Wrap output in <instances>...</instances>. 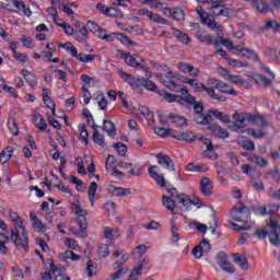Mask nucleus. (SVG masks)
I'll return each instance as SVG.
<instances>
[{
    "label": "nucleus",
    "mask_w": 280,
    "mask_h": 280,
    "mask_svg": "<svg viewBox=\"0 0 280 280\" xmlns=\"http://www.w3.org/2000/svg\"><path fill=\"white\" fill-rule=\"evenodd\" d=\"M97 253L100 257H108V255H110V250H108V245L102 244L101 246H98Z\"/></svg>",
    "instance_id": "nucleus-59"
},
{
    "label": "nucleus",
    "mask_w": 280,
    "mask_h": 280,
    "mask_svg": "<svg viewBox=\"0 0 280 280\" xmlns=\"http://www.w3.org/2000/svg\"><path fill=\"white\" fill-rule=\"evenodd\" d=\"M215 172L218 174V178L222 185H226V173L229 172V166L224 162L215 163Z\"/></svg>",
    "instance_id": "nucleus-15"
},
{
    "label": "nucleus",
    "mask_w": 280,
    "mask_h": 280,
    "mask_svg": "<svg viewBox=\"0 0 280 280\" xmlns=\"http://www.w3.org/2000/svg\"><path fill=\"white\" fill-rule=\"evenodd\" d=\"M196 38L199 43H203V45H213V37L205 31H198Z\"/></svg>",
    "instance_id": "nucleus-30"
},
{
    "label": "nucleus",
    "mask_w": 280,
    "mask_h": 280,
    "mask_svg": "<svg viewBox=\"0 0 280 280\" xmlns=\"http://www.w3.org/2000/svg\"><path fill=\"white\" fill-rule=\"evenodd\" d=\"M233 119L235 122H232L229 128L230 130H233L234 132H240L241 128H244V126H247L249 124L250 114L248 113H234Z\"/></svg>",
    "instance_id": "nucleus-6"
},
{
    "label": "nucleus",
    "mask_w": 280,
    "mask_h": 280,
    "mask_svg": "<svg viewBox=\"0 0 280 280\" xmlns=\"http://www.w3.org/2000/svg\"><path fill=\"white\" fill-rule=\"evenodd\" d=\"M112 196H130L131 190L129 188H124V187H115L113 186L109 189Z\"/></svg>",
    "instance_id": "nucleus-40"
},
{
    "label": "nucleus",
    "mask_w": 280,
    "mask_h": 280,
    "mask_svg": "<svg viewBox=\"0 0 280 280\" xmlns=\"http://www.w3.org/2000/svg\"><path fill=\"white\" fill-rule=\"evenodd\" d=\"M114 148L117 150L119 156H126V153L128 152V147L126 144L118 142L114 144Z\"/></svg>",
    "instance_id": "nucleus-55"
},
{
    "label": "nucleus",
    "mask_w": 280,
    "mask_h": 280,
    "mask_svg": "<svg viewBox=\"0 0 280 280\" xmlns=\"http://www.w3.org/2000/svg\"><path fill=\"white\" fill-rule=\"evenodd\" d=\"M85 272L88 277H95L96 273H95V266H93V260H89L86 262Z\"/></svg>",
    "instance_id": "nucleus-58"
},
{
    "label": "nucleus",
    "mask_w": 280,
    "mask_h": 280,
    "mask_svg": "<svg viewBox=\"0 0 280 280\" xmlns=\"http://www.w3.org/2000/svg\"><path fill=\"white\" fill-rule=\"evenodd\" d=\"M162 205H164L167 211H174V209H176V202L167 195L162 196Z\"/></svg>",
    "instance_id": "nucleus-41"
},
{
    "label": "nucleus",
    "mask_w": 280,
    "mask_h": 280,
    "mask_svg": "<svg viewBox=\"0 0 280 280\" xmlns=\"http://www.w3.org/2000/svg\"><path fill=\"white\" fill-rule=\"evenodd\" d=\"M230 215L235 222H244V224H246V222H248V215H250V212L248 209H246L244 203H241L238 208L235 207L231 210Z\"/></svg>",
    "instance_id": "nucleus-8"
},
{
    "label": "nucleus",
    "mask_w": 280,
    "mask_h": 280,
    "mask_svg": "<svg viewBox=\"0 0 280 280\" xmlns=\"http://www.w3.org/2000/svg\"><path fill=\"white\" fill-rule=\"evenodd\" d=\"M168 119L177 128H185L187 126V118L178 114H170Z\"/></svg>",
    "instance_id": "nucleus-20"
},
{
    "label": "nucleus",
    "mask_w": 280,
    "mask_h": 280,
    "mask_svg": "<svg viewBox=\"0 0 280 280\" xmlns=\"http://www.w3.org/2000/svg\"><path fill=\"white\" fill-rule=\"evenodd\" d=\"M13 58L18 60V62L25 63L27 61V55L19 51H14Z\"/></svg>",
    "instance_id": "nucleus-64"
},
{
    "label": "nucleus",
    "mask_w": 280,
    "mask_h": 280,
    "mask_svg": "<svg viewBox=\"0 0 280 280\" xmlns=\"http://www.w3.org/2000/svg\"><path fill=\"white\" fill-rule=\"evenodd\" d=\"M32 221H33V226L35 231H42L43 229H45V225L38 219V217H32Z\"/></svg>",
    "instance_id": "nucleus-63"
},
{
    "label": "nucleus",
    "mask_w": 280,
    "mask_h": 280,
    "mask_svg": "<svg viewBox=\"0 0 280 280\" xmlns=\"http://www.w3.org/2000/svg\"><path fill=\"white\" fill-rule=\"evenodd\" d=\"M192 89H195L197 93H202V91H206L209 97H211V100H217V102H226V96L215 93V89L206 86L203 83L197 82Z\"/></svg>",
    "instance_id": "nucleus-10"
},
{
    "label": "nucleus",
    "mask_w": 280,
    "mask_h": 280,
    "mask_svg": "<svg viewBox=\"0 0 280 280\" xmlns=\"http://www.w3.org/2000/svg\"><path fill=\"white\" fill-rule=\"evenodd\" d=\"M177 198L179 200V205H183V207H185L186 209H189V207L196 205V202H194V200L189 198V195L182 194L177 196Z\"/></svg>",
    "instance_id": "nucleus-43"
},
{
    "label": "nucleus",
    "mask_w": 280,
    "mask_h": 280,
    "mask_svg": "<svg viewBox=\"0 0 280 280\" xmlns=\"http://www.w3.org/2000/svg\"><path fill=\"white\" fill-rule=\"evenodd\" d=\"M96 10L101 12L102 14H105L106 16L115 18L117 16V13H115V8H106V5L102 3L96 4Z\"/></svg>",
    "instance_id": "nucleus-38"
},
{
    "label": "nucleus",
    "mask_w": 280,
    "mask_h": 280,
    "mask_svg": "<svg viewBox=\"0 0 280 280\" xmlns=\"http://www.w3.org/2000/svg\"><path fill=\"white\" fill-rule=\"evenodd\" d=\"M92 128L94 130L93 136H92L94 143H97V145H101L102 148H104V145H106V142L104 141V136H102L100 133V131L97 130L98 126L95 125V122H93Z\"/></svg>",
    "instance_id": "nucleus-32"
},
{
    "label": "nucleus",
    "mask_w": 280,
    "mask_h": 280,
    "mask_svg": "<svg viewBox=\"0 0 280 280\" xmlns=\"http://www.w3.org/2000/svg\"><path fill=\"white\" fill-rule=\"evenodd\" d=\"M215 261L223 272H226L228 275H233V272H235V267L229 261V256L224 252L218 253Z\"/></svg>",
    "instance_id": "nucleus-9"
},
{
    "label": "nucleus",
    "mask_w": 280,
    "mask_h": 280,
    "mask_svg": "<svg viewBox=\"0 0 280 280\" xmlns=\"http://www.w3.org/2000/svg\"><path fill=\"white\" fill-rule=\"evenodd\" d=\"M142 86H144V89L148 91H153V93H159V91H161L159 88H156V84L150 80L142 79Z\"/></svg>",
    "instance_id": "nucleus-52"
},
{
    "label": "nucleus",
    "mask_w": 280,
    "mask_h": 280,
    "mask_svg": "<svg viewBox=\"0 0 280 280\" xmlns=\"http://www.w3.org/2000/svg\"><path fill=\"white\" fill-rule=\"evenodd\" d=\"M177 69L182 71V73H189L192 78H198L200 75V69L186 62H179Z\"/></svg>",
    "instance_id": "nucleus-14"
},
{
    "label": "nucleus",
    "mask_w": 280,
    "mask_h": 280,
    "mask_svg": "<svg viewBox=\"0 0 280 280\" xmlns=\"http://www.w3.org/2000/svg\"><path fill=\"white\" fill-rule=\"evenodd\" d=\"M241 54L243 58H247V60H254V62H257L259 60V55L254 49L244 48L242 46H238L236 54Z\"/></svg>",
    "instance_id": "nucleus-16"
},
{
    "label": "nucleus",
    "mask_w": 280,
    "mask_h": 280,
    "mask_svg": "<svg viewBox=\"0 0 280 280\" xmlns=\"http://www.w3.org/2000/svg\"><path fill=\"white\" fill-rule=\"evenodd\" d=\"M209 130L219 139H226L229 137V131L217 124L211 125Z\"/></svg>",
    "instance_id": "nucleus-23"
},
{
    "label": "nucleus",
    "mask_w": 280,
    "mask_h": 280,
    "mask_svg": "<svg viewBox=\"0 0 280 280\" xmlns=\"http://www.w3.org/2000/svg\"><path fill=\"white\" fill-rule=\"evenodd\" d=\"M250 161L252 163H255V165H259L260 167H266V165H268V161L259 155H252Z\"/></svg>",
    "instance_id": "nucleus-53"
},
{
    "label": "nucleus",
    "mask_w": 280,
    "mask_h": 280,
    "mask_svg": "<svg viewBox=\"0 0 280 280\" xmlns=\"http://www.w3.org/2000/svg\"><path fill=\"white\" fill-rule=\"evenodd\" d=\"M171 232H172V242H178L180 234H178V223H176V218L171 219Z\"/></svg>",
    "instance_id": "nucleus-39"
},
{
    "label": "nucleus",
    "mask_w": 280,
    "mask_h": 280,
    "mask_svg": "<svg viewBox=\"0 0 280 280\" xmlns=\"http://www.w3.org/2000/svg\"><path fill=\"white\" fill-rule=\"evenodd\" d=\"M253 80L256 82V84H258V86H261L262 89H268V86L272 85V80L264 77V74H254Z\"/></svg>",
    "instance_id": "nucleus-26"
},
{
    "label": "nucleus",
    "mask_w": 280,
    "mask_h": 280,
    "mask_svg": "<svg viewBox=\"0 0 280 280\" xmlns=\"http://www.w3.org/2000/svg\"><path fill=\"white\" fill-rule=\"evenodd\" d=\"M80 128V139L84 145H89V131L85 129V125H79Z\"/></svg>",
    "instance_id": "nucleus-50"
},
{
    "label": "nucleus",
    "mask_w": 280,
    "mask_h": 280,
    "mask_svg": "<svg viewBox=\"0 0 280 280\" xmlns=\"http://www.w3.org/2000/svg\"><path fill=\"white\" fill-rule=\"evenodd\" d=\"M72 213H74V215H78L77 220H80L81 218H86L88 215L86 210H83L82 206H80V201L72 202Z\"/></svg>",
    "instance_id": "nucleus-36"
},
{
    "label": "nucleus",
    "mask_w": 280,
    "mask_h": 280,
    "mask_svg": "<svg viewBox=\"0 0 280 280\" xmlns=\"http://www.w3.org/2000/svg\"><path fill=\"white\" fill-rule=\"evenodd\" d=\"M277 211H279V206L275 203L260 208L261 215H272V213H277Z\"/></svg>",
    "instance_id": "nucleus-42"
},
{
    "label": "nucleus",
    "mask_w": 280,
    "mask_h": 280,
    "mask_svg": "<svg viewBox=\"0 0 280 280\" xmlns=\"http://www.w3.org/2000/svg\"><path fill=\"white\" fill-rule=\"evenodd\" d=\"M194 121H196V124H201L202 126H207L209 121H211V114H208V115H205L203 113L195 114Z\"/></svg>",
    "instance_id": "nucleus-37"
},
{
    "label": "nucleus",
    "mask_w": 280,
    "mask_h": 280,
    "mask_svg": "<svg viewBox=\"0 0 280 280\" xmlns=\"http://www.w3.org/2000/svg\"><path fill=\"white\" fill-rule=\"evenodd\" d=\"M158 95H161V97H164L166 100V102H177L178 103V95L176 94H172L170 92L166 91H158Z\"/></svg>",
    "instance_id": "nucleus-48"
},
{
    "label": "nucleus",
    "mask_w": 280,
    "mask_h": 280,
    "mask_svg": "<svg viewBox=\"0 0 280 280\" xmlns=\"http://www.w3.org/2000/svg\"><path fill=\"white\" fill-rule=\"evenodd\" d=\"M173 137L174 139H177V141H186V143H194V141H197L198 135L191 131H185Z\"/></svg>",
    "instance_id": "nucleus-19"
},
{
    "label": "nucleus",
    "mask_w": 280,
    "mask_h": 280,
    "mask_svg": "<svg viewBox=\"0 0 280 280\" xmlns=\"http://www.w3.org/2000/svg\"><path fill=\"white\" fill-rule=\"evenodd\" d=\"M119 229L117 228H104L103 230V236L105 237V240H117V237H119Z\"/></svg>",
    "instance_id": "nucleus-29"
},
{
    "label": "nucleus",
    "mask_w": 280,
    "mask_h": 280,
    "mask_svg": "<svg viewBox=\"0 0 280 280\" xmlns=\"http://www.w3.org/2000/svg\"><path fill=\"white\" fill-rule=\"evenodd\" d=\"M228 65H230L231 67H236L237 69L242 67H248V63L240 61L237 59H228Z\"/></svg>",
    "instance_id": "nucleus-60"
},
{
    "label": "nucleus",
    "mask_w": 280,
    "mask_h": 280,
    "mask_svg": "<svg viewBox=\"0 0 280 280\" xmlns=\"http://www.w3.org/2000/svg\"><path fill=\"white\" fill-rule=\"evenodd\" d=\"M12 224L13 226L10 229V231H15L16 233L25 231V226L23 225L22 219L12 221Z\"/></svg>",
    "instance_id": "nucleus-54"
},
{
    "label": "nucleus",
    "mask_w": 280,
    "mask_h": 280,
    "mask_svg": "<svg viewBox=\"0 0 280 280\" xmlns=\"http://www.w3.org/2000/svg\"><path fill=\"white\" fill-rule=\"evenodd\" d=\"M211 250V244L209 241L203 240L202 242L199 243L196 247L192 249V255L196 257V259H200L205 253H209Z\"/></svg>",
    "instance_id": "nucleus-12"
},
{
    "label": "nucleus",
    "mask_w": 280,
    "mask_h": 280,
    "mask_svg": "<svg viewBox=\"0 0 280 280\" xmlns=\"http://www.w3.org/2000/svg\"><path fill=\"white\" fill-rule=\"evenodd\" d=\"M234 264H237L241 270H248V260L240 254H234Z\"/></svg>",
    "instance_id": "nucleus-44"
},
{
    "label": "nucleus",
    "mask_w": 280,
    "mask_h": 280,
    "mask_svg": "<svg viewBox=\"0 0 280 280\" xmlns=\"http://www.w3.org/2000/svg\"><path fill=\"white\" fill-rule=\"evenodd\" d=\"M117 71L121 80H124V82H127V84H129V86H131L133 91H139L140 86H142L143 77H133L132 74L125 72L121 68H118Z\"/></svg>",
    "instance_id": "nucleus-7"
},
{
    "label": "nucleus",
    "mask_w": 280,
    "mask_h": 280,
    "mask_svg": "<svg viewBox=\"0 0 280 280\" xmlns=\"http://www.w3.org/2000/svg\"><path fill=\"white\" fill-rule=\"evenodd\" d=\"M20 40L26 49H32L34 47V39L32 37L22 36Z\"/></svg>",
    "instance_id": "nucleus-57"
},
{
    "label": "nucleus",
    "mask_w": 280,
    "mask_h": 280,
    "mask_svg": "<svg viewBox=\"0 0 280 280\" xmlns=\"http://www.w3.org/2000/svg\"><path fill=\"white\" fill-rule=\"evenodd\" d=\"M11 242L16 246L19 250L27 252L30 248V238L27 237V232L23 230L22 232H16L15 230H10Z\"/></svg>",
    "instance_id": "nucleus-3"
},
{
    "label": "nucleus",
    "mask_w": 280,
    "mask_h": 280,
    "mask_svg": "<svg viewBox=\"0 0 280 280\" xmlns=\"http://www.w3.org/2000/svg\"><path fill=\"white\" fill-rule=\"evenodd\" d=\"M211 4L212 5L209 9V16H231V14H233V10L224 5L220 0H214Z\"/></svg>",
    "instance_id": "nucleus-5"
},
{
    "label": "nucleus",
    "mask_w": 280,
    "mask_h": 280,
    "mask_svg": "<svg viewBox=\"0 0 280 280\" xmlns=\"http://www.w3.org/2000/svg\"><path fill=\"white\" fill-rule=\"evenodd\" d=\"M222 45H224V47H226V49H230V51H233L234 54H237V48H240V46H235L233 45V42L231 39H221Z\"/></svg>",
    "instance_id": "nucleus-56"
},
{
    "label": "nucleus",
    "mask_w": 280,
    "mask_h": 280,
    "mask_svg": "<svg viewBox=\"0 0 280 280\" xmlns=\"http://www.w3.org/2000/svg\"><path fill=\"white\" fill-rule=\"evenodd\" d=\"M171 30H172L173 36L176 37L177 40L182 43V45H189V43H191V37H189V35H187L183 31L176 27H172Z\"/></svg>",
    "instance_id": "nucleus-18"
},
{
    "label": "nucleus",
    "mask_w": 280,
    "mask_h": 280,
    "mask_svg": "<svg viewBox=\"0 0 280 280\" xmlns=\"http://www.w3.org/2000/svg\"><path fill=\"white\" fill-rule=\"evenodd\" d=\"M203 23H207L208 27L210 30H222V26L220 23L215 22V20L207 19Z\"/></svg>",
    "instance_id": "nucleus-61"
},
{
    "label": "nucleus",
    "mask_w": 280,
    "mask_h": 280,
    "mask_svg": "<svg viewBox=\"0 0 280 280\" xmlns=\"http://www.w3.org/2000/svg\"><path fill=\"white\" fill-rule=\"evenodd\" d=\"M149 175L151 176V178H154V180H156L158 185H160V187H165L166 182H165V177H163V175H159V173H156V166L151 165L148 168Z\"/></svg>",
    "instance_id": "nucleus-24"
},
{
    "label": "nucleus",
    "mask_w": 280,
    "mask_h": 280,
    "mask_svg": "<svg viewBox=\"0 0 280 280\" xmlns=\"http://www.w3.org/2000/svg\"><path fill=\"white\" fill-rule=\"evenodd\" d=\"M12 154H14V147H5L4 150L0 154V163L5 165L10 159H12Z\"/></svg>",
    "instance_id": "nucleus-33"
},
{
    "label": "nucleus",
    "mask_w": 280,
    "mask_h": 280,
    "mask_svg": "<svg viewBox=\"0 0 280 280\" xmlns=\"http://www.w3.org/2000/svg\"><path fill=\"white\" fill-rule=\"evenodd\" d=\"M200 191L203 196H211L213 194V184L209 177H201Z\"/></svg>",
    "instance_id": "nucleus-17"
},
{
    "label": "nucleus",
    "mask_w": 280,
    "mask_h": 280,
    "mask_svg": "<svg viewBox=\"0 0 280 280\" xmlns=\"http://www.w3.org/2000/svg\"><path fill=\"white\" fill-rule=\"evenodd\" d=\"M270 0H254L252 5L260 12V14H266L270 10V4H268Z\"/></svg>",
    "instance_id": "nucleus-27"
},
{
    "label": "nucleus",
    "mask_w": 280,
    "mask_h": 280,
    "mask_svg": "<svg viewBox=\"0 0 280 280\" xmlns=\"http://www.w3.org/2000/svg\"><path fill=\"white\" fill-rule=\"evenodd\" d=\"M255 235L258 237V240H266L269 237V242L272 244V246H280V225L272 219L267 220V230H257Z\"/></svg>",
    "instance_id": "nucleus-2"
},
{
    "label": "nucleus",
    "mask_w": 280,
    "mask_h": 280,
    "mask_svg": "<svg viewBox=\"0 0 280 280\" xmlns=\"http://www.w3.org/2000/svg\"><path fill=\"white\" fill-rule=\"evenodd\" d=\"M77 222L79 224V231L74 232V235L78 237H86V229L89 228V223L86 222V218L81 217L80 219H77Z\"/></svg>",
    "instance_id": "nucleus-22"
},
{
    "label": "nucleus",
    "mask_w": 280,
    "mask_h": 280,
    "mask_svg": "<svg viewBox=\"0 0 280 280\" xmlns=\"http://www.w3.org/2000/svg\"><path fill=\"white\" fill-rule=\"evenodd\" d=\"M155 158L158 159L159 165H162L164 170L174 172V161H172V158H170V155L164 153H158Z\"/></svg>",
    "instance_id": "nucleus-13"
},
{
    "label": "nucleus",
    "mask_w": 280,
    "mask_h": 280,
    "mask_svg": "<svg viewBox=\"0 0 280 280\" xmlns=\"http://www.w3.org/2000/svg\"><path fill=\"white\" fill-rule=\"evenodd\" d=\"M156 80L161 82V84L165 85L166 89L173 91L174 93H182V95H177V104L185 106L187 104H196V96L189 94V90L185 85L176 84L172 78H174V72L168 71L167 75L163 77V74L155 73L153 74Z\"/></svg>",
    "instance_id": "nucleus-1"
},
{
    "label": "nucleus",
    "mask_w": 280,
    "mask_h": 280,
    "mask_svg": "<svg viewBox=\"0 0 280 280\" xmlns=\"http://www.w3.org/2000/svg\"><path fill=\"white\" fill-rule=\"evenodd\" d=\"M210 115H213L217 119H220L224 124H229L231 120L229 119V115H225L222 112H219L218 109H210L209 110Z\"/></svg>",
    "instance_id": "nucleus-46"
},
{
    "label": "nucleus",
    "mask_w": 280,
    "mask_h": 280,
    "mask_svg": "<svg viewBox=\"0 0 280 280\" xmlns=\"http://www.w3.org/2000/svg\"><path fill=\"white\" fill-rule=\"evenodd\" d=\"M33 122L39 130H45V128H47V122L45 121V118H43V115L39 113L33 114Z\"/></svg>",
    "instance_id": "nucleus-35"
},
{
    "label": "nucleus",
    "mask_w": 280,
    "mask_h": 280,
    "mask_svg": "<svg viewBox=\"0 0 280 280\" xmlns=\"http://www.w3.org/2000/svg\"><path fill=\"white\" fill-rule=\"evenodd\" d=\"M88 196L91 202V207L94 206L95 200H97V183L92 182L88 188Z\"/></svg>",
    "instance_id": "nucleus-31"
},
{
    "label": "nucleus",
    "mask_w": 280,
    "mask_h": 280,
    "mask_svg": "<svg viewBox=\"0 0 280 280\" xmlns=\"http://www.w3.org/2000/svg\"><path fill=\"white\" fill-rule=\"evenodd\" d=\"M249 124H253V126H258L260 128L269 126L268 120H266L264 116L253 114H249Z\"/></svg>",
    "instance_id": "nucleus-25"
},
{
    "label": "nucleus",
    "mask_w": 280,
    "mask_h": 280,
    "mask_svg": "<svg viewBox=\"0 0 280 280\" xmlns=\"http://www.w3.org/2000/svg\"><path fill=\"white\" fill-rule=\"evenodd\" d=\"M138 14L140 16H145L150 19V21H153L154 23H160L161 25H167V20L158 13H154L152 11L145 10V9H140L138 11Z\"/></svg>",
    "instance_id": "nucleus-11"
},
{
    "label": "nucleus",
    "mask_w": 280,
    "mask_h": 280,
    "mask_svg": "<svg viewBox=\"0 0 280 280\" xmlns=\"http://www.w3.org/2000/svg\"><path fill=\"white\" fill-rule=\"evenodd\" d=\"M171 19H173V21H185V12H183L180 8H175L173 9Z\"/></svg>",
    "instance_id": "nucleus-49"
},
{
    "label": "nucleus",
    "mask_w": 280,
    "mask_h": 280,
    "mask_svg": "<svg viewBox=\"0 0 280 280\" xmlns=\"http://www.w3.org/2000/svg\"><path fill=\"white\" fill-rule=\"evenodd\" d=\"M217 91H220V93H226L228 95H237V92L233 86L229 85V83H224L223 81L218 83Z\"/></svg>",
    "instance_id": "nucleus-34"
},
{
    "label": "nucleus",
    "mask_w": 280,
    "mask_h": 280,
    "mask_svg": "<svg viewBox=\"0 0 280 280\" xmlns=\"http://www.w3.org/2000/svg\"><path fill=\"white\" fill-rule=\"evenodd\" d=\"M118 54L120 55V58L125 59L128 67H133V69H145V59L139 57L138 55L124 52L122 50H118Z\"/></svg>",
    "instance_id": "nucleus-4"
},
{
    "label": "nucleus",
    "mask_w": 280,
    "mask_h": 280,
    "mask_svg": "<svg viewBox=\"0 0 280 280\" xmlns=\"http://www.w3.org/2000/svg\"><path fill=\"white\" fill-rule=\"evenodd\" d=\"M197 141H200L203 145H206L208 152H213V144H211V139L197 135Z\"/></svg>",
    "instance_id": "nucleus-51"
},
{
    "label": "nucleus",
    "mask_w": 280,
    "mask_h": 280,
    "mask_svg": "<svg viewBox=\"0 0 280 280\" xmlns=\"http://www.w3.org/2000/svg\"><path fill=\"white\" fill-rule=\"evenodd\" d=\"M54 21L56 25H58V27H63L68 36H73V32H74L73 26L69 25L68 23H58L59 21L58 15H54Z\"/></svg>",
    "instance_id": "nucleus-45"
},
{
    "label": "nucleus",
    "mask_w": 280,
    "mask_h": 280,
    "mask_svg": "<svg viewBox=\"0 0 280 280\" xmlns=\"http://www.w3.org/2000/svg\"><path fill=\"white\" fill-rule=\"evenodd\" d=\"M77 58H79L81 62H92L94 58H97V55L79 54Z\"/></svg>",
    "instance_id": "nucleus-62"
},
{
    "label": "nucleus",
    "mask_w": 280,
    "mask_h": 280,
    "mask_svg": "<svg viewBox=\"0 0 280 280\" xmlns=\"http://www.w3.org/2000/svg\"><path fill=\"white\" fill-rule=\"evenodd\" d=\"M148 264H150V258H143L142 261L132 269L130 277H133V279H139L138 277H141V272L143 268L148 266Z\"/></svg>",
    "instance_id": "nucleus-28"
},
{
    "label": "nucleus",
    "mask_w": 280,
    "mask_h": 280,
    "mask_svg": "<svg viewBox=\"0 0 280 280\" xmlns=\"http://www.w3.org/2000/svg\"><path fill=\"white\" fill-rule=\"evenodd\" d=\"M103 130L107 132L109 137H115V124L110 120H104Z\"/></svg>",
    "instance_id": "nucleus-47"
},
{
    "label": "nucleus",
    "mask_w": 280,
    "mask_h": 280,
    "mask_svg": "<svg viewBox=\"0 0 280 280\" xmlns=\"http://www.w3.org/2000/svg\"><path fill=\"white\" fill-rule=\"evenodd\" d=\"M115 163H117V160L113 154H109L106 159V168L112 170L117 178H121V176H124V173L117 171V166H115Z\"/></svg>",
    "instance_id": "nucleus-21"
}]
</instances>
